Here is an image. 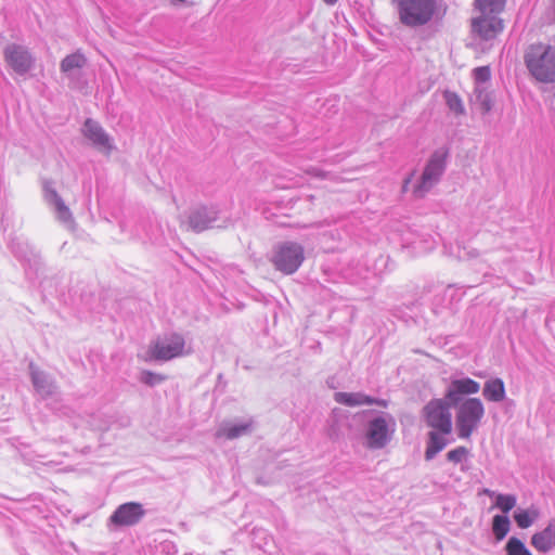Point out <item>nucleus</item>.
<instances>
[{"instance_id":"1","label":"nucleus","mask_w":555,"mask_h":555,"mask_svg":"<svg viewBox=\"0 0 555 555\" xmlns=\"http://www.w3.org/2000/svg\"><path fill=\"white\" fill-rule=\"evenodd\" d=\"M525 64L535 80L555 82V47L545 43L531 44L525 54Z\"/></svg>"},{"instance_id":"2","label":"nucleus","mask_w":555,"mask_h":555,"mask_svg":"<svg viewBox=\"0 0 555 555\" xmlns=\"http://www.w3.org/2000/svg\"><path fill=\"white\" fill-rule=\"evenodd\" d=\"M399 21L409 27L423 26L430 22L437 11L436 0H393Z\"/></svg>"},{"instance_id":"3","label":"nucleus","mask_w":555,"mask_h":555,"mask_svg":"<svg viewBox=\"0 0 555 555\" xmlns=\"http://www.w3.org/2000/svg\"><path fill=\"white\" fill-rule=\"evenodd\" d=\"M485 416V408L480 399L468 398L457 405L455 426L462 439H469Z\"/></svg>"},{"instance_id":"4","label":"nucleus","mask_w":555,"mask_h":555,"mask_svg":"<svg viewBox=\"0 0 555 555\" xmlns=\"http://www.w3.org/2000/svg\"><path fill=\"white\" fill-rule=\"evenodd\" d=\"M305 248L297 242H283L274 247L271 263L279 272L291 275L295 273L305 261Z\"/></svg>"},{"instance_id":"5","label":"nucleus","mask_w":555,"mask_h":555,"mask_svg":"<svg viewBox=\"0 0 555 555\" xmlns=\"http://www.w3.org/2000/svg\"><path fill=\"white\" fill-rule=\"evenodd\" d=\"M448 155L447 149H439L431 154L423 170L420 182L412 190L415 198L424 197L439 181L444 171Z\"/></svg>"},{"instance_id":"6","label":"nucleus","mask_w":555,"mask_h":555,"mask_svg":"<svg viewBox=\"0 0 555 555\" xmlns=\"http://www.w3.org/2000/svg\"><path fill=\"white\" fill-rule=\"evenodd\" d=\"M450 404L443 399H434L424 408L426 424L442 435H449L452 431Z\"/></svg>"},{"instance_id":"7","label":"nucleus","mask_w":555,"mask_h":555,"mask_svg":"<svg viewBox=\"0 0 555 555\" xmlns=\"http://www.w3.org/2000/svg\"><path fill=\"white\" fill-rule=\"evenodd\" d=\"M185 341L179 334H170L155 340L149 349L150 359L169 361L184 353Z\"/></svg>"},{"instance_id":"8","label":"nucleus","mask_w":555,"mask_h":555,"mask_svg":"<svg viewBox=\"0 0 555 555\" xmlns=\"http://www.w3.org/2000/svg\"><path fill=\"white\" fill-rule=\"evenodd\" d=\"M145 511L140 503L129 502L121 504L111 515L109 521L116 527H129L138 524Z\"/></svg>"},{"instance_id":"9","label":"nucleus","mask_w":555,"mask_h":555,"mask_svg":"<svg viewBox=\"0 0 555 555\" xmlns=\"http://www.w3.org/2000/svg\"><path fill=\"white\" fill-rule=\"evenodd\" d=\"M393 430L389 428L388 422L384 417H376L369 423L366 430V441L370 449H382L390 439Z\"/></svg>"},{"instance_id":"10","label":"nucleus","mask_w":555,"mask_h":555,"mask_svg":"<svg viewBox=\"0 0 555 555\" xmlns=\"http://www.w3.org/2000/svg\"><path fill=\"white\" fill-rule=\"evenodd\" d=\"M473 31L482 40H490L502 33L504 26L501 18L494 14H481L472 22Z\"/></svg>"},{"instance_id":"11","label":"nucleus","mask_w":555,"mask_h":555,"mask_svg":"<svg viewBox=\"0 0 555 555\" xmlns=\"http://www.w3.org/2000/svg\"><path fill=\"white\" fill-rule=\"evenodd\" d=\"M4 59L12 69L18 74H24L33 65L30 53L17 44H9L4 50Z\"/></svg>"},{"instance_id":"12","label":"nucleus","mask_w":555,"mask_h":555,"mask_svg":"<svg viewBox=\"0 0 555 555\" xmlns=\"http://www.w3.org/2000/svg\"><path fill=\"white\" fill-rule=\"evenodd\" d=\"M479 389V384L472 378L454 379L446 392V399L449 403L456 405L462 395H475Z\"/></svg>"},{"instance_id":"13","label":"nucleus","mask_w":555,"mask_h":555,"mask_svg":"<svg viewBox=\"0 0 555 555\" xmlns=\"http://www.w3.org/2000/svg\"><path fill=\"white\" fill-rule=\"evenodd\" d=\"M85 135L92 142V144L100 151L109 153L113 149L109 137L104 130L93 120L87 119L85 122Z\"/></svg>"},{"instance_id":"14","label":"nucleus","mask_w":555,"mask_h":555,"mask_svg":"<svg viewBox=\"0 0 555 555\" xmlns=\"http://www.w3.org/2000/svg\"><path fill=\"white\" fill-rule=\"evenodd\" d=\"M531 545L537 551L543 553L555 547V520L550 521L542 531L537 532L531 537Z\"/></svg>"},{"instance_id":"15","label":"nucleus","mask_w":555,"mask_h":555,"mask_svg":"<svg viewBox=\"0 0 555 555\" xmlns=\"http://www.w3.org/2000/svg\"><path fill=\"white\" fill-rule=\"evenodd\" d=\"M217 219V212L212 209L202 207L190 216V228L195 232L206 230Z\"/></svg>"},{"instance_id":"16","label":"nucleus","mask_w":555,"mask_h":555,"mask_svg":"<svg viewBox=\"0 0 555 555\" xmlns=\"http://www.w3.org/2000/svg\"><path fill=\"white\" fill-rule=\"evenodd\" d=\"M482 395L486 400L500 402L505 398V386L501 378H492L485 383Z\"/></svg>"},{"instance_id":"17","label":"nucleus","mask_w":555,"mask_h":555,"mask_svg":"<svg viewBox=\"0 0 555 555\" xmlns=\"http://www.w3.org/2000/svg\"><path fill=\"white\" fill-rule=\"evenodd\" d=\"M335 400L338 403L348 405V406H357L364 404H373L376 403L373 398L365 396L363 393H353V392H337L335 393Z\"/></svg>"},{"instance_id":"18","label":"nucleus","mask_w":555,"mask_h":555,"mask_svg":"<svg viewBox=\"0 0 555 555\" xmlns=\"http://www.w3.org/2000/svg\"><path fill=\"white\" fill-rule=\"evenodd\" d=\"M447 446V440L438 434V430H431L428 433V443L425 451V459L427 461L434 459V456L442 451Z\"/></svg>"},{"instance_id":"19","label":"nucleus","mask_w":555,"mask_h":555,"mask_svg":"<svg viewBox=\"0 0 555 555\" xmlns=\"http://www.w3.org/2000/svg\"><path fill=\"white\" fill-rule=\"evenodd\" d=\"M539 516L540 512L535 507L518 509L514 513V520L520 529H527L534 524Z\"/></svg>"},{"instance_id":"20","label":"nucleus","mask_w":555,"mask_h":555,"mask_svg":"<svg viewBox=\"0 0 555 555\" xmlns=\"http://www.w3.org/2000/svg\"><path fill=\"white\" fill-rule=\"evenodd\" d=\"M511 529V522L507 516L495 515L492 519V532L496 541H502Z\"/></svg>"},{"instance_id":"21","label":"nucleus","mask_w":555,"mask_h":555,"mask_svg":"<svg viewBox=\"0 0 555 555\" xmlns=\"http://www.w3.org/2000/svg\"><path fill=\"white\" fill-rule=\"evenodd\" d=\"M86 64V57L80 52H75L73 54L67 55L61 62V70L64 73H68L73 69H78L83 67Z\"/></svg>"},{"instance_id":"22","label":"nucleus","mask_w":555,"mask_h":555,"mask_svg":"<svg viewBox=\"0 0 555 555\" xmlns=\"http://www.w3.org/2000/svg\"><path fill=\"white\" fill-rule=\"evenodd\" d=\"M481 14L496 15L504 9L505 0H476Z\"/></svg>"},{"instance_id":"23","label":"nucleus","mask_w":555,"mask_h":555,"mask_svg":"<svg viewBox=\"0 0 555 555\" xmlns=\"http://www.w3.org/2000/svg\"><path fill=\"white\" fill-rule=\"evenodd\" d=\"M249 427V424L224 426L218 430L217 436L227 439H235L248 431Z\"/></svg>"},{"instance_id":"24","label":"nucleus","mask_w":555,"mask_h":555,"mask_svg":"<svg viewBox=\"0 0 555 555\" xmlns=\"http://www.w3.org/2000/svg\"><path fill=\"white\" fill-rule=\"evenodd\" d=\"M444 101L448 105V107L455 114V115H463L465 112L463 102L459 94L451 91H446L443 93Z\"/></svg>"},{"instance_id":"25","label":"nucleus","mask_w":555,"mask_h":555,"mask_svg":"<svg viewBox=\"0 0 555 555\" xmlns=\"http://www.w3.org/2000/svg\"><path fill=\"white\" fill-rule=\"evenodd\" d=\"M505 548L507 555H532L525 544L516 537L509 538Z\"/></svg>"},{"instance_id":"26","label":"nucleus","mask_w":555,"mask_h":555,"mask_svg":"<svg viewBox=\"0 0 555 555\" xmlns=\"http://www.w3.org/2000/svg\"><path fill=\"white\" fill-rule=\"evenodd\" d=\"M516 506V496L513 494H496L495 507L503 513H508Z\"/></svg>"},{"instance_id":"27","label":"nucleus","mask_w":555,"mask_h":555,"mask_svg":"<svg viewBox=\"0 0 555 555\" xmlns=\"http://www.w3.org/2000/svg\"><path fill=\"white\" fill-rule=\"evenodd\" d=\"M54 205L57 211V217L60 220L66 222L70 220V211L68 207L64 204L62 198L54 192L53 193Z\"/></svg>"},{"instance_id":"28","label":"nucleus","mask_w":555,"mask_h":555,"mask_svg":"<svg viewBox=\"0 0 555 555\" xmlns=\"http://www.w3.org/2000/svg\"><path fill=\"white\" fill-rule=\"evenodd\" d=\"M468 455V449L465 447H457L447 453V459L452 463H460Z\"/></svg>"},{"instance_id":"29","label":"nucleus","mask_w":555,"mask_h":555,"mask_svg":"<svg viewBox=\"0 0 555 555\" xmlns=\"http://www.w3.org/2000/svg\"><path fill=\"white\" fill-rule=\"evenodd\" d=\"M490 77L491 72L489 66H481L474 69V78L477 82H486Z\"/></svg>"},{"instance_id":"30","label":"nucleus","mask_w":555,"mask_h":555,"mask_svg":"<svg viewBox=\"0 0 555 555\" xmlns=\"http://www.w3.org/2000/svg\"><path fill=\"white\" fill-rule=\"evenodd\" d=\"M165 379L164 376L145 371L142 373L141 380L150 386H154Z\"/></svg>"},{"instance_id":"31","label":"nucleus","mask_w":555,"mask_h":555,"mask_svg":"<svg viewBox=\"0 0 555 555\" xmlns=\"http://www.w3.org/2000/svg\"><path fill=\"white\" fill-rule=\"evenodd\" d=\"M412 177H413V173H411L409 177H406L404 179L403 184H402V192L403 193L408 191L409 184L412 181Z\"/></svg>"},{"instance_id":"32","label":"nucleus","mask_w":555,"mask_h":555,"mask_svg":"<svg viewBox=\"0 0 555 555\" xmlns=\"http://www.w3.org/2000/svg\"><path fill=\"white\" fill-rule=\"evenodd\" d=\"M34 384L37 389H43V380H40L37 376H34Z\"/></svg>"},{"instance_id":"33","label":"nucleus","mask_w":555,"mask_h":555,"mask_svg":"<svg viewBox=\"0 0 555 555\" xmlns=\"http://www.w3.org/2000/svg\"><path fill=\"white\" fill-rule=\"evenodd\" d=\"M490 108H491L490 101L485 100V101L482 102V109H483V112H489V111H490Z\"/></svg>"},{"instance_id":"34","label":"nucleus","mask_w":555,"mask_h":555,"mask_svg":"<svg viewBox=\"0 0 555 555\" xmlns=\"http://www.w3.org/2000/svg\"><path fill=\"white\" fill-rule=\"evenodd\" d=\"M326 4L333 5L337 2V0H323Z\"/></svg>"},{"instance_id":"35","label":"nucleus","mask_w":555,"mask_h":555,"mask_svg":"<svg viewBox=\"0 0 555 555\" xmlns=\"http://www.w3.org/2000/svg\"><path fill=\"white\" fill-rule=\"evenodd\" d=\"M185 0H171V4L176 5L177 3L184 2Z\"/></svg>"},{"instance_id":"36","label":"nucleus","mask_w":555,"mask_h":555,"mask_svg":"<svg viewBox=\"0 0 555 555\" xmlns=\"http://www.w3.org/2000/svg\"><path fill=\"white\" fill-rule=\"evenodd\" d=\"M485 493H487V494H489V495H491V494H492V492H490L489 490H485Z\"/></svg>"}]
</instances>
